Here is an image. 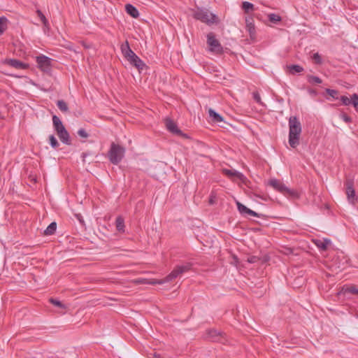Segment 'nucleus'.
<instances>
[{
  "label": "nucleus",
  "mask_w": 358,
  "mask_h": 358,
  "mask_svg": "<svg viewBox=\"0 0 358 358\" xmlns=\"http://www.w3.org/2000/svg\"><path fill=\"white\" fill-rule=\"evenodd\" d=\"M253 98L257 103H261V97L258 92L253 93Z\"/></svg>",
  "instance_id": "nucleus-39"
},
{
  "label": "nucleus",
  "mask_w": 358,
  "mask_h": 358,
  "mask_svg": "<svg viewBox=\"0 0 358 358\" xmlns=\"http://www.w3.org/2000/svg\"><path fill=\"white\" fill-rule=\"evenodd\" d=\"M57 106L59 108V109L62 112H67L69 110V108L66 103L63 100L57 101Z\"/></svg>",
  "instance_id": "nucleus-25"
},
{
  "label": "nucleus",
  "mask_w": 358,
  "mask_h": 358,
  "mask_svg": "<svg viewBox=\"0 0 358 358\" xmlns=\"http://www.w3.org/2000/svg\"><path fill=\"white\" fill-rule=\"evenodd\" d=\"M4 64H6L17 69H26L29 67L27 64L23 63L21 61L15 59H8L4 61Z\"/></svg>",
  "instance_id": "nucleus-10"
},
{
  "label": "nucleus",
  "mask_w": 358,
  "mask_h": 358,
  "mask_svg": "<svg viewBox=\"0 0 358 358\" xmlns=\"http://www.w3.org/2000/svg\"><path fill=\"white\" fill-rule=\"evenodd\" d=\"M121 51L125 59L133 66L141 71L145 64L130 48L128 41L121 45Z\"/></svg>",
  "instance_id": "nucleus-2"
},
{
  "label": "nucleus",
  "mask_w": 358,
  "mask_h": 358,
  "mask_svg": "<svg viewBox=\"0 0 358 358\" xmlns=\"http://www.w3.org/2000/svg\"><path fill=\"white\" fill-rule=\"evenodd\" d=\"M346 194L349 202L355 205V201L356 200L355 191L351 182L348 183V186L346 188Z\"/></svg>",
  "instance_id": "nucleus-12"
},
{
  "label": "nucleus",
  "mask_w": 358,
  "mask_h": 358,
  "mask_svg": "<svg viewBox=\"0 0 358 358\" xmlns=\"http://www.w3.org/2000/svg\"><path fill=\"white\" fill-rule=\"evenodd\" d=\"M8 20L5 17H0V36L7 29Z\"/></svg>",
  "instance_id": "nucleus-20"
},
{
  "label": "nucleus",
  "mask_w": 358,
  "mask_h": 358,
  "mask_svg": "<svg viewBox=\"0 0 358 358\" xmlns=\"http://www.w3.org/2000/svg\"><path fill=\"white\" fill-rule=\"evenodd\" d=\"M78 134L79 136H80L81 138H86L89 136L88 134L84 129H80L78 131Z\"/></svg>",
  "instance_id": "nucleus-35"
},
{
  "label": "nucleus",
  "mask_w": 358,
  "mask_h": 358,
  "mask_svg": "<svg viewBox=\"0 0 358 358\" xmlns=\"http://www.w3.org/2000/svg\"><path fill=\"white\" fill-rule=\"evenodd\" d=\"M52 123L55 130L57 132V134L59 138L60 141L64 144L71 145V143L70 139V135L67 130L65 129L60 119L57 116L54 115L52 117Z\"/></svg>",
  "instance_id": "nucleus-4"
},
{
  "label": "nucleus",
  "mask_w": 358,
  "mask_h": 358,
  "mask_svg": "<svg viewBox=\"0 0 358 358\" xmlns=\"http://www.w3.org/2000/svg\"><path fill=\"white\" fill-rule=\"evenodd\" d=\"M38 66L43 71L48 72L50 70V59L45 55H40L36 57Z\"/></svg>",
  "instance_id": "nucleus-8"
},
{
  "label": "nucleus",
  "mask_w": 358,
  "mask_h": 358,
  "mask_svg": "<svg viewBox=\"0 0 358 358\" xmlns=\"http://www.w3.org/2000/svg\"><path fill=\"white\" fill-rule=\"evenodd\" d=\"M208 114H209L210 117L215 122H221L224 120L223 117L220 114H218L217 113H216L214 110H213L211 108H210L208 110Z\"/></svg>",
  "instance_id": "nucleus-17"
},
{
  "label": "nucleus",
  "mask_w": 358,
  "mask_h": 358,
  "mask_svg": "<svg viewBox=\"0 0 358 358\" xmlns=\"http://www.w3.org/2000/svg\"><path fill=\"white\" fill-rule=\"evenodd\" d=\"M314 243L319 249L326 250L331 244V241L329 238L316 239L314 241Z\"/></svg>",
  "instance_id": "nucleus-13"
},
{
  "label": "nucleus",
  "mask_w": 358,
  "mask_h": 358,
  "mask_svg": "<svg viewBox=\"0 0 358 358\" xmlns=\"http://www.w3.org/2000/svg\"><path fill=\"white\" fill-rule=\"evenodd\" d=\"M50 302L56 306L63 308H65V306L64 304H62V302L59 301V300H57L55 299H50Z\"/></svg>",
  "instance_id": "nucleus-34"
},
{
  "label": "nucleus",
  "mask_w": 358,
  "mask_h": 358,
  "mask_svg": "<svg viewBox=\"0 0 358 358\" xmlns=\"http://www.w3.org/2000/svg\"><path fill=\"white\" fill-rule=\"evenodd\" d=\"M125 149L115 143H112L108 153L110 162L113 164H117L123 159Z\"/></svg>",
  "instance_id": "nucleus-6"
},
{
  "label": "nucleus",
  "mask_w": 358,
  "mask_h": 358,
  "mask_svg": "<svg viewBox=\"0 0 358 358\" xmlns=\"http://www.w3.org/2000/svg\"><path fill=\"white\" fill-rule=\"evenodd\" d=\"M237 208L238 211L241 214H247L248 208H247L245 206L240 203L239 201L236 202Z\"/></svg>",
  "instance_id": "nucleus-28"
},
{
  "label": "nucleus",
  "mask_w": 358,
  "mask_h": 358,
  "mask_svg": "<svg viewBox=\"0 0 358 358\" xmlns=\"http://www.w3.org/2000/svg\"><path fill=\"white\" fill-rule=\"evenodd\" d=\"M301 133V125L295 116L289 119V144L292 148L299 145V137Z\"/></svg>",
  "instance_id": "nucleus-1"
},
{
  "label": "nucleus",
  "mask_w": 358,
  "mask_h": 358,
  "mask_svg": "<svg viewBox=\"0 0 358 358\" xmlns=\"http://www.w3.org/2000/svg\"><path fill=\"white\" fill-rule=\"evenodd\" d=\"M247 214L250 215L251 216H253V217H259V215H258V214L256 212H255V211H253V210H250L249 208L248 210Z\"/></svg>",
  "instance_id": "nucleus-40"
},
{
  "label": "nucleus",
  "mask_w": 358,
  "mask_h": 358,
  "mask_svg": "<svg viewBox=\"0 0 358 358\" xmlns=\"http://www.w3.org/2000/svg\"><path fill=\"white\" fill-rule=\"evenodd\" d=\"M242 8L245 13H248L254 10V5L248 1H243Z\"/></svg>",
  "instance_id": "nucleus-23"
},
{
  "label": "nucleus",
  "mask_w": 358,
  "mask_h": 358,
  "mask_svg": "<svg viewBox=\"0 0 358 358\" xmlns=\"http://www.w3.org/2000/svg\"><path fill=\"white\" fill-rule=\"evenodd\" d=\"M247 27H248V31H249L250 36L255 34V26L252 23H251V22L248 23Z\"/></svg>",
  "instance_id": "nucleus-36"
},
{
  "label": "nucleus",
  "mask_w": 358,
  "mask_h": 358,
  "mask_svg": "<svg viewBox=\"0 0 358 358\" xmlns=\"http://www.w3.org/2000/svg\"><path fill=\"white\" fill-rule=\"evenodd\" d=\"M213 199H214V197L213 196H210V203H213Z\"/></svg>",
  "instance_id": "nucleus-44"
},
{
  "label": "nucleus",
  "mask_w": 358,
  "mask_h": 358,
  "mask_svg": "<svg viewBox=\"0 0 358 358\" xmlns=\"http://www.w3.org/2000/svg\"><path fill=\"white\" fill-rule=\"evenodd\" d=\"M342 292L343 294L350 293V294H358V289L355 287H346L342 289Z\"/></svg>",
  "instance_id": "nucleus-27"
},
{
  "label": "nucleus",
  "mask_w": 358,
  "mask_h": 358,
  "mask_svg": "<svg viewBox=\"0 0 358 358\" xmlns=\"http://www.w3.org/2000/svg\"><path fill=\"white\" fill-rule=\"evenodd\" d=\"M326 92L329 95H330L333 99H338V91H336L335 90H331V89H326Z\"/></svg>",
  "instance_id": "nucleus-32"
},
{
  "label": "nucleus",
  "mask_w": 358,
  "mask_h": 358,
  "mask_svg": "<svg viewBox=\"0 0 358 358\" xmlns=\"http://www.w3.org/2000/svg\"><path fill=\"white\" fill-rule=\"evenodd\" d=\"M288 69L292 73H301L303 71V68L298 64L290 65Z\"/></svg>",
  "instance_id": "nucleus-24"
},
{
  "label": "nucleus",
  "mask_w": 358,
  "mask_h": 358,
  "mask_svg": "<svg viewBox=\"0 0 358 358\" xmlns=\"http://www.w3.org/2000/svg\"><path fill=\"white\" fill-rule=\"evenodd\" d=\"M135 282L138 284H147V285H162L163 282H160V280L156 279H148L139 278L135 280Z\"/></svg>",
  "instance_id": "nucleus-15"
},
{
  "label": "nucleus",
  "mask_w": 358,
  "mask_h": 358,
  "mask_svg": "<svg viewBox=\"0 0 358 358\" xmlns=\"http://www.w3.org/2000/svg\"><path fill=\"white\" fill-rule=\"evenodd\" d=\"M311 58L316 64H321L322 63V57L318 52L314 53Z\"/></svg>",
  "instance_id": "nucleus-29"
},
{
  "label": "nucleus",
  "mask_w": 358,
  "mask_h": 358,
  "mask_svg": "<svg viewBox=\"0 0 358 358\" xmlns=\"http://www.w3.org/2000/svg\"><path fill=\"white\" fill-rule=\"evenodd\" d=\"M268 183L274 189L277 190L285 196H290L292 198L299 197V194L296 190L288 188L282 182L278 179H271Z\"/></svg>",
  "instance_id": "nucleus-5"
},
{
  "label": "nucleus",
  "mask_w": 358,
  "mask_h": 358,
  "mask_svg": "<svg viewBox=\"0 0 358 358\" xmlns=\"http://www.w3.org/2000/svg\"><path fill=\"white\" fill-rule=\"evenodd\" d=\"M342 105L349 106L352 104L355 110L358 111V95L357 94H353L351 96V99H349L346 96H341L340 98Z\"/></svg>",
  "instance_id": "nucleus-9"
},
{
  "label": "nucleus",
  "mask_w": 358,
  "mask_h": 358,
  "mask_svg": "<svg viewBox=\"0 0 358 358\" xmlns=\"http://www.w3.org/2000/svg\"><path fill=\"white\" fill-rule=\"evenodd\" d=\"M192 16L194 19L208 25L217 23L218 22L217 15L206 8H198L192 10Z\"/></svg>",
  "instance_id": "nucleus-3"
},
{
  "label": "nucleus",
  "mask_w": 358,
  "mask_h": 358,
  "mask_svg": "<svg viewBox=\"0 0 358 358\" xmlns=\"http://www.w3.org/2000/svg\"><path fill=\"white\" fill-rule=\"evenodd\" d=\"M356 201H358V196H357V198H356Z\"/></svg>",
  "instance_id": "nucleus-46"
},
{
  "label": "nucleus",
  "mask_w": 358,
  "mask_h": 358,
  "mask_svg": "<svg viewBox=\"0 0 358 358\" xmlns=\"http://www.w3.org/2000/svg\"><path fill=\"white\" fill-rule=\"evenodd\" d=\"M248 261L250 263H255L257 261V257H251L248 258Z\"/></svg>",
  "instance_id": "nucleus-42"
},
{
  "label": "nucleus",
  "mask_w": 358,
  "mask_h": 358,
  "mask_svg": "<svg viewBox=\"0 0 358 358\" xmlns=\"http://www.w3.org/2000/svg\"><path fill=\"white\" fill-rule=\"evenodd\" d=\"M180 273L177 267L176 266L175 268L164 279L160 280V282H163V284L166 282H169L170 281H172L173 280L176 279L177 277L180 275Z\"/></svg>",
  "instance_id": "nucleus-16"
},
{
  "label": "nucleus",
  "mask_w": 358,
  "mask_h": 358,
  "mask_svg": "<svg viewBox=\"0 0 358 358\" xmlns=\"http://www.w3.org/2000/svg\"><path fill=\"white\" fill-rule=\"evenodd\" d=\"M37 14L38 17L41 18V21L43 22V24L47 27L48 26V20L45 18V15L42 13V12L39 10H37Z\"/></svg>",
  "instance_id": "nucleus-33"
},
{
  "label": "nucleus",
  "mask_w": 358,
  "mask_h": 358,
  "mask_svg": "<svg viewBox=\"0 0 358 358\" xmlns=\"http://www.w3.org/2000/svg\"><path fill=\"white\" fill-rule=\"evenodd\" d=\"M307 80L310 83L320 84L322 82L320 78L311 75L307 76Z\"/></svg>",
  "instance_id": "nucleus-26"
},
{
  "label": "nucleus",
  "mask_w": 358,
  "mask_h": 358,
  "mask_svg": "<svg viewBox=\"0 0 358 358\" xmlns=\"http://www.w3.org/2000/svg\"><path fill=\"white\" fill-rule=\"evenodd\" d=\"M116 229L120 232L124 231V220L121 216H118L115 221Z\"/></svg>",
  "instance_id": "nucleus-19"
},
{
  "label": "nucleus",
  "mask_w": 358,
  "mask_h": 358,
  "mask_svg": "<svg viewBox=\"0 0 358 358\" xmlns=\"http://www.w3.org/2000/svg\"><path fill=\"white\" fill-rule=\"evenodd\" d=\"M176 267L178 269L180 274H182L183 273L190 270L192 264L190 263H187L183 265H178Z\"/></svg>",
  "instance_id": "nucleus-22"
},
{
  "label": "nucleus",
  "mask_w": 358,
  "mask_h": 358,
  "mask_svg": "<svg viewBox=\"0 0 358 358\" xmlns=\"http://www.w3.org/2000/svg\"><path fill=\"white\" fill-rule=\"evenodd\" d=\"M166 127L167 129L176 134L182 135V131L178 128L177 124L171 119L165 120Z\"/></svg>",
  "instance_id": "nucleus-11"
},
{
  "label": "nucleus",
  "mask_w": 358,
  "mask_h": 358,
  "mask_svg": "<svg viewBox=\"0 0 358 358\" xmlns=\"http://www.w3.org/2000/svg\"><path fill=\"white\" fill-rule=\"evenodd\" d=\"M234 259L235 261V264H236L237 262H238V259H237V257L236 256L234 257Z\"/></svg>",
  "instance_id": "nucleus-45"
},
{
  "label": "nucleus",
  "mask_w": 358,
  "mask_h": 358,
  "mask_svg": "<svg viewBox=\"0 0 358 358\" xmlns=\"http://www.w3.org/2000/svg\"><path fill=\"white\" fill-rule=\"evenodd\" d=\"M209 336L212 338L213 341H215V337L219 336L220 333L217 332L216 330H210L208 331Z\"/></svg>",
  "instance_id": "nucleus-37"
},
{
  "label": "nucleus",
  "mask_w": 358,
  "mask_h": 358,
  "mask_svg": "<svg viewBox=\"0 0 358 358\" xmlns=\"http://www.w3.org/2000/svg\"><path fill=\"white\" fill-rule=\"evenodd\" d=\"M49 143L53 148H56L59 146V143L53 135L49 136Z\"/></svg>",
  "instance_id": "nucleus-31"
},
{
  "label": "nucleus",
  "mask_w": 358,
  "mask_h": 358,
  "mask_svg": "<svg viewBox=\"0 0 358 358\" xmlns=\"http://www.w3.org/2000/svg\"><path fill=\"white\" fill-rule=\"evenodd\" d=\"M268 20L272 22L276 23L281 20V17L278 15L271 13L268 15Z\"/></svg>",
  "instance_id": "nucleus-30"
},
{
  "label": "nucleus",
  "mask_w": 358,
  "mask_h": 358,
  "mask_svg": "<svg viewBox=\"0 0 358 358\" xmlns=\"http://www.w3.org/2000/svg\"><path fill=\"white\" fill-rule=\"evenodd\" d=\"M67 49L70 50H73L75 52H77L76 50H75L73 47L72 45H68L66 47Z\"/></svg>",
  "instance_id": "nucleus-43"
},
{
  "label": "nucleus",
  "mask_w": 358,
  "mask_h": 358,
  "mask_svg": "<svg viewBox=\"0 0 358 358\" xmlns=\"http://www.w3.org/2000/svg\"><path fill=\"white\" fill-rule=\"evenodd\" d=\"M57 229V224L56 222H52L50 223L48 227L45 230V235H52L55 233Z\"/></svg>",
  "instance_id": "nucleus-21"
},
{
  "label": "nucleus",
  "mask_w": 358,
  "mask_h": 358,
  "mask_svg": "<svg viewBox=\"0 0 358 358\" xmlns=\"http://www.w3.org/2000/svg\"><path fill=\"white\" fill-rule=\"evenodd\" d=\"M207 44L208 45V50L214 54L220 55L224 52L223 47L215 38V34L212 32L207 35Z\"/></svg>",
  "instance_id": "nucleus-7"
},
{
  "label": "nucleus",
  "mask_w": 358,
  "mask_h": 358,
  "mask_svg": "<svg viewBox=\"0 0 358 358\" xmlns=\"http://www.w3.org/2000/svg\"><path fill=\"white\" fill-rule=\"evenodd\" d=\"M223 173L229 176V177H233V176H236V178H238L239 180H241V181H243L245 179V177L244 176V175L236 170H233V169H224L223 170Z\"/></svg>",
  "instance_id": "nucleus-14"
},
{
  "label": "nucleus",
  "mask_w": 358,
  "mask_h": 358,
  "mask_svg": "<svg viewBox=\"0 0 358 358\" xmlns=\"http://www.w3.org/2000/svg\"><path fill=\"white\" fill-rule=\"evenodd\" d=\"M308 94L312 96H315L317 95V92L315 90L313 89H309L308 90Z\"/></svg>",
  "instance_id": "nucleus-41"
},
{
  "label": "nucleus",
  "mask_w": 358,
  "mask_h": 358,
  "mask_svg": "<svg viewBox=\"0 0 358 358\" xmlns=\"http://www.w3.org/2000/svg\"><path fill=\"white\" fill-rule=\"evenodd\" d=\"M341 117L342 118V120L343 121H345L347 123L351 122V118L348 115H346L345 113L341 114Z\"/></svg>",
  "instance_id": "nucleus-38"
},
{
  "label": "nucleus",
  "mask_w": 358,
  "mask_h": 358,
  "mask_svg": "<svg viewBox=\"0 0 358 358\" xmlns=\"http://www.w3.org/2000/svg\"><path fill=\"white\" fill-rule=\"evenodd\" d=\"M127 13L133 17H137L139 15L138 10L131 4H127L125 6Z\"/></svg>",
  "instance_id": "nucleus-18"
}]
</instances>
